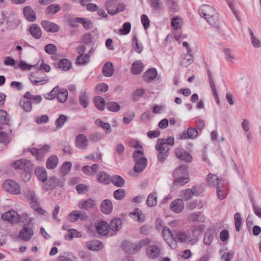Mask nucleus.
<instances>
[{
	"label": "nucleus",
	"mask_w": 261,
	"mask_h": 261,
	"mask_svg": "<svg viewBox=\"0 0 261 261\" xmlns=\"http://www.w3.org/2000/svg\"><path fill=\"white\" fill-rule=\"evenodd\" d=\"M198 12L199 15L203 17L210 25L219 28L218 14L213 7L208 5H203L200 7Z\"/></svg>",
	"instance_id": "obj_1"
},
{
	"label": "nucleus",
	"mask_w": 261,
	"mask_h": 261,
	"mask_svg": "<svg viewBox=\"0 0 261 261\" xmlns=\"http://www.w3.org/2000/svg\"><path fill=\"white\" fill-rule=\"evenodd\" d=\"M89 230L95 232L101 237L108 236L110 233L109 223L102 219H97L94 223V226L92 225L87 227Z\"/></svg>",
	"instance_id": "obj_2"
},
{
	"label": "nucleus",
	"mask_w": 261,
	"mask_h": 261,
	"mask_svg": "<svg viewBox=\"0 0 261 261\" xmlns=\"http://www.w3.org/2000/svg\"><path fill=\"white\" fill-rule=\"evenodd\" d=\"M24 220L26 221V224L20 230L18 237L24 241H28L31 240L34 234V231L30 225L33 218L30 217L24 218Z\"/></svg>",
	"instance_id": "obj_3"
},
{
	"label": "nucleus",
	"mask_w": 261,
	"mask_h": 261,
	"mask_svg": "<svg viewBox=\"0 0 261 261\" xmlns=\"http://www.w3.org/2000/svg\"><path fill=\"white\" fill-rule=\"evenodd\" d=\"M28 216L27 214L20 216L17 212L14 210H10L8 212L3 213L1 216V219L11 223H17L19 222H21L24 220V218H28Z\"/></svg>",
	"instance_id": "obj_4"
},
{
	"label": "nucleus",
	"mask_w": 261,
	"mask_h": 261,
	"mask_svg": "<svg viewBox=\"0 0 261 261\" xmlns=\"http://www.w3.org/2000/svg\"><path fill=\"white\" fill-rule=\"evenodd\" d=\"M31 83L36 86L43 85L48 82V77L42 72L32 73L29 76Z\"/></svg>",
	"instance_id": "obj_5"
},
{
	"label": "nucleus",
	"mask_w": 261,
	"mask_h": 261,
	"mask_svg": "<svg viewBox=\"0 0 261 261\" xmlns=\"http://www.w3.org/2000/svg\"><path fill=\"white\" fill-rule=\"evenodd\" d=\"M3 189L9 193L13 194H17L20 191L19 185L15 181L8 179L5 181L3 185Z\"/></svg>",
	"instance_id": "obj_6"
},
{
	"label": "nucleus",
	"mask_w": 261,
	"mask_h": 261,
	"mask_svg": "<svg viewBox=\"0 0 261 261\" xmlns=\"http://www.w3.org/2000/svg\"><path fill=\"white\" fill-rule=\"evenodd\" d=\"M122 248L127 253L134 254L141 249V246L138 242L132 243L130 241H125L122 244Z\"/></svg>",
	"instance_id": "obj_7"
},
{
	"label": "nucleus",
	"mask_w": 261,
	"mask_h": 261,
	"mask_svg": "<svg viewBox=\"0 0 261 261\" xmlns=\"http://www.w3.org/2000/svg\"><path fill=\"white\" fill-rule=\"evenodd\" d=\"M113 5H116V3L114 0H110L106 3V7L108 13L112 15H115L118 12H122L125 9V5L124 4H119L116 9H113Z\"/></svg>",
	"instance_id": "obj_8"
},
{
	"label": "nucleus",
	"mask_w": 261,
	"mask_h": 261,
	"mask_svg": "<svg viewBox=\"0 0 261 261\" xmlns=\"http://www.w3.org/2000/svg\"><path fill=\"white\" fill-rule=\"evenodd\" d=\"M218 231L214 226L210 227L204 236L203 243L206 245H210L213 241L214 237L216 236Z\"/></svg>",
	"instance_id": "obj_9"
},
{
	"label": "nucleus",
	"mask_w": 261,
	"mask_h": 261,
	"mask_svg": "<svg viewBox=\"0 0 261 261\" xmlns=\"http://www.w3.org/2000/svg\"><path fill=\"white\" fill-rule=\"evenodd\" d=\"M155 149L159 151L158 159L161 162H164L169 155L170 147L160 146L159 143H156Z\"/></svg>",
	"instance_id": "obj_10"
},
{
	"label": "nucleus",
	"mask_w": 261,
	"mask_h": 261,
	"mask_svg": "<svg viewBox=\"0 0 261 261\" xmlns=\"http://www.w3.org/2000/svg\"><path fill=\"white\" fill-rule=\"evenodd\" d=\"M175 154L178 159L187 163L191 162L193 159L192 155L182 148L178 147L176 148Z\"/></svg>",
	"instance_id": "obj_11"
},
{
	"label": "nucleus",
	"mask_w": 261,
	"mask_h": 261,
	"mask_svg": "<svg viewBox=\"0 0 261 261\" xmlns=\"http://www.w3.org/2000/svg\"><path fill=\"white\" fill-rule=\"evenodd\" d=\"M24 195L29 201L31 206H36L38 204V197L33 190L27 189L24 191Z\"/></svg>",
	"instance_id": "obj_12"
},
{
	"label": "nucleus",
	"mask_w": 261,
	"mask_h": 261,
	"mask_svg": "<svg viewBox=\"0 0 261 261\" xmlns=\"http://www.w3.org/2000/svg\"><path fill=\"white\" fill-rule=\"evenodd\" d=\"M170 207L173 212L178 214L183 211L185 204L182 200L176 199L171 202Z\"/></svg>",
	"instance_id": "obj_13"
},
{
	"label": "nucleus",
	"mask_w": 261,
	"mask_h": 261,
	"mask_svg": "<svg viewBox=\"0 0 261 261\" xmlns=\"http://www.w3.org/2000/svg\"><path fill=\"white\" fill-rule=\"evenodd\" d=\"M12 166L15 169L24 170L25 169H30L32 166L31 161L25 159H20L14 161L12 163Z\"/></svg>",
	"instance_id": "obj_14"
},
{
	"label": "nucleus",
	"mask_w": 261,
	"mask_h": 261,
	"mask_svg": "<svg viewBox=\"0 0 261 261\" xmlns=\"http://www.w3.org/2000/svg\"><path fill=\"white\" fill-rule=\"evenodd\" d=\"M41 25L46 32H48L57 33L60 30V27L58 24L48 20L42 21Z\"/></svg>",
	"instance_id": "obj_15"
},
{
	"label": "nucleus",
	"mask_w": 261,
	"mask_h": 261,
	"mask_svg": "<svg viewBox=\"0 0 261 261\" xmlns=\"http://www.w3.org/2000/svg\"><path fill=\"white\" fill-rule=\"evenodd\" d=\"M162 234L165 241L170 246L174 241V233H172L171 230L167 226H163Z\"/></svg>",
	"instance_id": "obj_16"
},
{
	"label": "nucleus",
	"mask_w": 261,
	"mask_h": 261,
	"mask_svg": "<svg viewBox=\"0 0 261 261\" xmlns=\"http://www.w3.org/2000/svg\"><path fill=\"white\" fill-rule=\"evenodd\" d=\"M87 247L92 251H99L103 247V245L101 242L97 240H92L88 241L86 243Z\"/></svg>",
	"instance_id": "obj_17"
},
{
	"label": "nucleus",
	"mask_w": 261,
	"mask_h": 261,
	"mask_svg": "<svg viewBox=\"0 0 261 261\" xmlns=\"http://www.w3.org/2000/svg\"><path fill=\"white\" fill-rule=\"evenodd\" d=\"M122 221L121 219L118 218H114L109 223L110 231H118L122 228Z\"/></svg>",
	"instance_id": "obj_18"
},
{
	"label": "nucleus",
	"mask_w": 261,
	"mask_h": 261,
	"mask_svg": "<svg viewBox=\"0 0 261 261\" xmlns=\"http://www.w3.org/2000/svg\"><path fill=\"white\" fill-rule=\"evenodd\" d=\"M160 254L159 248L155 245H151L148 247L146 250L147 256L152 259L158 257Z\"/></svg>",
	"instance_id": "obj_19"
},
{
	"label": "nucleus",
	"mask_w": 261,
	"mask_h": 261,
	"mask_svg": "<svg viewBox=\"0 0 261 261\" xmlns=\"http://www.w3.org/2000/svg\"><path fill=\"white\" fill-rule=\"evenodd\" d=\"M148 162L145 158H141L138 160L136 161V163L134 166V171L137 173L142 172L146 168Z\"/></svg>",
	"instance_id": "obj_20"
},
{
	"label": "nucleus",
	"mask_w": 261,
	"mask_h": 261,
	"mask_svg": "<svg viewBox=\"0 0 261 261\" xmlns=\"http://www.w3.org/2000/svg\"><path fill=\"white\" fill-rule=\"evenodd\" d=\"M188 166L187 165H181L178 166L173 172L174 177H180L188 175Z\"/></svg>",
	"instance_id": "obj_21"
},
{
	"label": "nucleus",
	"mask_w": 261,
	"mask_h": 261,
	"mask_svg": "<svg viewBox=\"0 0 261 261\" xmlns=\"http://www.w3.org/2000/svg\"><path fill=\"white\" fill-rule=\"evenodd\" d=\"M23 14L25 18L30 22L36 20V14L33 9L30 6H26L23 8Z\"/></svg>",
	"instance_id": "obj_22"
},
{
	"label": "nucleus",
	"mask_w": 261,
	"mask_h": 261,
	"mask_svg": "<svg viewBox=\"0 0 261 261\" xmlns=\"http://www.w3.org/2000/svg\"><path fill=\"white\" fill-rule=\"evenodd\" d=\"M58 163V157L56 155L53 154L47 159L46 163V167L48 169H54L57 167Z\"/></svg>",
	"instance_id": "obj_23"
},
{
	"label": "nucleus",
	"mask_w": 261,
	"mask_h": 261,
	"mask_svg": "<svg viewBox=\"0 0 261 261\" xmlns=\"http://www.w3.org/2000/svg\"><path fill=\"white\" fill-rule=\"evenodd\" d=\"M100 209L103 214H110L113 210L112 202L109 199L103 200L101 202Z\"/></svg>",
	"instance_id": "obj_24"
},
{
	"label": "nucleus",
	"mask_w": 261,
	"mask_h": 261,
	"mask_svg": "<svg viewBox=\"0 0 261 261\" xmlns=\"http://www.w3.org/2000/svg\"><path fill=\"white\" fill-rule=\"evenodd\" d=\"M129 215L134 220L139 222H143L145 220V215L139 208H135L133 212L129 213Z\"/></svg>",
	"instance_id": "obj_25"
},
{
	"label": "nucleus",
	"mask_w": 261,
	"mask_h": 261,
	"mask_svg": "<svg viewBox=\"0 0 261 261\" xmlns=\"http://www.w3.org/2000/svg\"><path fill=\"white\" fill-rule=\"evenodd\" d=\"M157 70L154 68H151L146 71L143 74V79L146 82L154 80L157 76Z\"/></svg>",
	"instance_id": "obj_26"
},
{
	"label": "nucleus",
	"mask_w": 261,
	"mask_h": 261,
	"mask_svg": "<svg viewBox=\"0 0 261 261\" xmlns=\"http://www.w3.org/2000/svg\"><path fill=\"white\" fill-rule=\"evenodd\" d=\"M114 72L113 64L110 62H107L102 68V73L106 77L112 76Z\"/></svg>",
	"instance_id": "obj_27"
},
{
	"label": "nucleus",
	"mask_w": 261,
	"mask_h": 261,
	"mask_svg": "<svg viewBox=\"0 0 261 261\" xmlns=\"http://www.w3.org/2000/svg\"><path fill=\"white\" fill-rule=\"evenodd\" d=\"M35 173L38 180L44 182L47 180V174L44 167H38L35 169Z\"/></svg>",
	"instance_id": "obj_28"
},
{
	"label": "nucleus",
	"mask_w": 261,
	"mask_h": 261,
	"mask_svg": "<svg viewBox=\"0 0 261 261\" xmlns=\"http://www.w3.org/2000/svg\"><path fill=\"white\" fill-rule=\"evenodd\" d=\"M30 32L31 35L35 39H39L42 35V31L38 25L32 24L30 27Z\"/></svg>",
	"instance_id": "obj_29"
},
{
	"label": "nucleus",
	"mask_w": 261,
	"mask_h": 261,
	"mask_svg": "<svg viewBox=\"0 0 261 261\" xmlns=\"http://www.w3.org/2000/svg\"><path fill=\"white\" fill-rule=\"evenodd\" d=\"M143 64L140 61H136L133 63L131 67V72L133 74L137 75L142 72Z\"/></svg>",
	"instance_id": "obj_30"
},
{
	"label": "nucleus",
	"mask_w": 261,
	"mask_h": 261,
	"mask_svg": "<svg viewBox=\"0 0 261 261\" xmlns=\"http://www.w3.org/2000/svg\"><path fill=\"white\" fill-rule=\"evenodd\" d=\"M150 6L154 13H160L163 8V5L160 0H150Z\"/></svg>",
	"instance_id": "obj_31"
},
{
	"label": "nucleus",
	"mask_w": 261,
	"mask_h": 261,
	"mask_svg": "<svg viewBox=\"0 0 261 261\" xmlns=\"http://www.w3.org/2000/svg\"><path fill=\"white\" fill-rule=\"evenodd\" d=\"M189 238L185 232L179 231H174V241L175 242H185Z\"/></svg>",
	"instance_id": "obj_32"
},
{
	"label": "nucleus",
	"mask_w": 261,
	"mask_h": 261,
	"mask_svg": "<svg viewBox=\"0 0 261 261\" xmlns=\"http://www.w3.org/2000/svg\"><path fill=\"white\" fill-rule=\"evenodd\" d=\"M19 23V20L15 18V16L13 14L8 17L6 21L7 27L10 29L16 28L18 25Z\"/></svg>",
	"instance_id": "obj_33"
},
{
	"label": "nucleus",
	"mask_w": 261,
	"mask_h": 261,
	"mask_svg": "<svg viewBox=\"0 0 261 261\" xmlns=\"http://www.w3.org/2000/svg\"><path fill=\"white\" fill-rule=\"evenodd\" d=\"M98 168V165L96 164H93L91 167L89 166H84L83 167V172L88 175L95 174Z\"/></svg>",
	"instance_id": "obj_34"
},
{
	"label": "nucleus",
	"mask_w": 261,
	"mask_h": 261,
	"mask_svg": "<svg viewBox=\"0 0 261 261\" xmlns=\"http://www.w3.org/2000/svg\"><path fill=\"white\" fill-rule=\"evenodd\" d=\"M20 107L25 112H29L32 109V102L25 98H22L19 101Z\"/></svg>",
	"instance_id": "obj_35"
},
{
	"label": "nucleus",
	"mask_w": 261,
	"mask_h": 261,
	"mask_svg": "<svg viewBox=\"0 0 261 261\" xmlns=\"http://www.w3.org/2000/svg\"><path fill=\"white\" fill-rule=\"evenodd\" d=\"M98 181L103 184L107 185L110 182L111 178L104 172H100L97 175Z\"/></svg>",
	"instance_id": "obj_36"
},
{
	"label": "nucleus",
	"mask_w": 261,
	"mask_h": 261,
	"mask_svg": "<svg viewBox=\"0 0 261 261\" xmlns=\"http://www.w3.org/2000/svg\"><path fill=\"white\" fill-rule=\"evenodd\" d=\"M160 146L169 147L168 145L173 146L174 145V138L173 137H169L167 139H159L156 143H159Z\"/></svg>",
	"instance_id": "obj_37"
},
{
	"label": "nucleus",
	"mask_w": 261,
	"mask_h": 261,
	"mask_svg": "<svg viewBox=\"0 0 261 261\" xmlns=\"http://www.w3.org/2000/svg\"><path fill=\"white\" fill-rule=\"evenodd\" d=\"M157 203V194L156 192H153L149 194L146 199V204L149 206H154Z\"/></svg>",
	"instance_id": "obj_38"
},
{
	"label": "nucleus",
	"mask_w": 261,
	"mask_h": 261,
	"mask_svg": "<svg viewBox=\"0 0 261 261\" xmlns=\"http://www.w3.org/2000/svg\"><path fill=\"white\" fill-rule=\"evenodd\" d=\"M94 103L95 107L99 110L103 111L105 109V106L106 103L105 100L102 97L99 96L95 97Z\"/></svg>",
	"instance_id": "obj_39"
},
{
	"label": "nucleus",
	"mask_w": 261,
	"mask_h": 261,
	"mask_svg": "<svg viewBox=\"0 0 261 261\" xmlns=\"http://www.w3.org/2000/svg\"><path fill=\"white\" fill-rule=\"evenodd\" d=\"M189 219L192 221L203 222L205 220L204 215L200 212L193 213L189 216Z\"/></svg>",
	"instance_id": "obj_40"
},
{
	"label": "nucleus",
	"mask_w": 261,
	"mask_h": 261,
	"mask_svg": "<svg viewBox=\"0 0 261 261\" xmlns=\"http://www.w3.org/2000/svg\"><path fill=\"white\" fill-rule=\"evenodd\" d=\"M58 67L62 70L67 71L71 67V64L67 59H61L58 63Z\"/></svg>",
	"instance_id": "obj_41"
},
{
	"label": "nucleus",
	"mask_w": 261,
	"mask_h": 261,
	"mask_svg": "<svg viewBox=\"0 0 261 261\" xmlns=\"http://www.w3.org/2000/svg\"><path fill=\"white\" fill-rule=\"evenodd\" d=\"M175 179L173 182V185L176 186H181L185 185L190 181L189 175L180 177H174Z\"/></svg>",
	"instance_id": "obj_42"
},
{
	"label": "nucleus",
	"mask_w": 261,
	"mask_h": 261,
	"mask_svg": "<svg viewBox=\"0 0 261 261\" xmlns=\"http://www.w3.org/2000/svg\"><path fill=\"white\" fill-rule=\"evenodd\" d=\"M61 10L59 5L54 4L48 6L46 9V13L47 15H53L58 12Z\"/></svg>",
	"instance_id": "obj_43"
},
{
	"label": "nucleus",
	"mask_w": 261,
	"mask_h": 261,
	"mask_svg": "<svg viewBox=\"0 0 261 261\" xmlns=\"http://www.w3.org/2000/svg\"><path fill=\"white\" fill-rule=\"evenodd\" d=\"M111 180L113 185L117 187H122L125 184V180L123 177L118 175L113 176Z\"/></svg>",
	"instance_id": "obj_44"
},
{
	"label": "nucleus",
	"mask_w": 261,
	"mask_h": 261,
	"mask_svg": "<svg viewBox=\"0 0 261 261\" xmlns=\"http://www.w3.org/2000/svg\"><path fill=\"white\" fill-rule=\"evenodd\" d=\"M96 202L94 199L88 198L87 200L83 201V208L86 210H90L95 207Z\"/></svg>",
	"instance_id": "obj_45"
},
{
	"label": "nucleus",
	"mask_w": 261,
	"mask_h": 261,
	"mask_svg": "<svg viewBox=\"0 0 261 261\" xmlns=\"http://www.w3.org/2000/svg\"><path fill=\"white\" fill-rule=\"evenodd\" d=\"M58 185L62 186L63 185H61L60 183H59V181L56 177L52 176L49 177L47 181L46 189H54L56 188Z\"/></svg>",
	"instance_id": "obj_46"
},
{
	"label": "nucleus",
	"mask_w": 261,
	"mask_h": 261,
	"mask_svg": "<svg viewBox=\"0 0 261 261\" xmlns=\"http://www.w3.org/2000/svg\"><path fill=\"white\" fill-rule=\"evenodd\" d=\"M203 207L201 201L195 200L189 202L187 204V208L190 210H193L196 208L200 209Z\"/></svg>",
	"instance_id": "obj_47"
},
{
	"label": "nucleus",
	"mask_w": 261,
	"mask_h": 261,
	"mask_svg": "<svg viewBox=\"0 0 261 261\" xmlns=\"http://www.w3.org/2000/svg\"><path fill=\"white\" fill-rule=\"evenodd\" d=\"M68 97V91L66 89H61L58 91L57 98L58 101L60 102H65Z\"/></svg>",
	"instance_id": "obj_48"
},
{
	"label": "nucleus",
	"mask_w": 261,
	"mask_h": 261,
	"mask_svg": "<svg viewBox=\"0 0 261 261\" xmlns=\"http://www.w3.org/2000/svg\"><path fill=\"white\" fill-rule=\"evenodd\" d=\"M50 146L45 144L42 147L38 148V160H42L44 156L49 151Z\"/></svg>",
	"instance_id": "obj_49"
},
{
	"label": "nucleus",
	"mask_w": 261,
	"mask_h": 261,
	"mask_svg": "<svg viewBox=\"0 0 261 261\" xmlns=\"http://www.w3.org/2000/svg\"><path fill=\"white\" fill-rule=\"evenodd\" d=\"M219 180V178L215 174L210 173L206 178V184L209 186L214 187L216 181Z\"/></svg>",
	"instance_id": "obj_50"
},
{
	"label": "nucleus",
	"mask_w": 261,
	"mask_h": 261,
	"mask_svg": "<svg viewBox=\"0 0 261 261\" xmlns=\"http://www.w3.org/2000/svg\"><path fill=\"white\" fill-rule=\"evenodd\" d=\"M107 109L110 111L117 112L120 109V105L117 102L110 101L106 104Z\"/></svg>",
	"instance_id": "obj_51"
},
{
	"label": "nucleus",
	"mask_w": 261,
	"mask_h": 261,
	"mask_svg": "<svg viewBox=\"0 0 261 261\" xmlns=\"http://www.w3.org/2000/svg\"><path fill=\"white\" fill-rule=\"evenodd\" d=\"M193 62V56L192 54H186L184 57L180 61V65L184 67H187L191 64Z\"/></svg>",
	"instance_id": "obj_52"
},
{
	"label": "nucleus",
	"mask_w": 261,
	"mask_h": 261,
	"mask_svg": "<svg viewBox=\"0 0 261 261\" xmlns=\"http://www.w3.org/2000/svg\"><path fill=\"white\" fill-rule=\"evenodd\" d=\"M72 167V163L71 162H64L61 168V172L63 176L68 174L71 170Z\"/></svg>",
	"instance_id": "obj_53"
},
{
	"label": "nucleus",
	"mask_w": 261,
	"mask_h": 261,
	"mask_svg": "<svg viewBox=\"0 0 261 261\" xmlns=\"http://www.w3.org/2000/svg\"><path fill=\"white\" fill-rule=\"evenodd\" d=\"M33 170V166L30 169H25L21 173L20 177L24 181H28L31 177V172Z\"/></svg>",
	"instance_id": "obj_54"
},
{
	"label": "nucleus",
	"mask_w": 261,
	"mask_h": 261,
	"mask_svg": "<svg viewBox=\"0 0 261 261\" xmlns=\"http://www.w3.org/2000/svg\"><path fill=\"white\" fill-rule=\"evenodd\" d=\"M95 35V31L94 30L89 33L85 34L83 36V42L88 43L91 42L94 39Z\"/></svg>",
	"instance_id": "obj_55"
},
{
	"label": "nucleus",
	"mask_w": 261,
	"mask_h": 261,
	"mask_svg": "<svg viewBox=\"0 0 261 261\" xmlns=\"http://www.w3.org/2000/svg\"><path fill=\"white\" fill-rule=\"evenodd\" d=\"M135 112L133 110H129L124 114L123 121L126 124H128L134 118Z\"/></svg>",
	"instance_id": "obj_56"
},
{
	"label": "nucleus",
	"mask_w": 261,
	"mask_h": 261,
	"mask_svg": "<svg viewBox=\"0 0 261 261\" xmlns=\"http://www.w3.org/2000/svg\"><path fill=\"white\" fill-rule=\"evenodd\" d=\"M132 45L136 52L139 54H140L142 52L143 50V46L141 44L139 43L136 35L134 36L133 37Z\"/></svg>",
	"instance_id": "obj_57"
},
{
	"label": "nucleus",
	"mask_w": 261,
	"mask_h": 261,
	"mask_svg": "<svg viewBox=\"0 0 261 261\" xmlns=\"http://www.w3.org/2000/svg\"><path fill=\"white\" fill-rule=\"evenodd\" d=\"M235 227L237 231H240L242 226V218L239 213H237L234 215Z\"/></svg>",
	"instance_id": "obj_58"
},
{
	"label": "nucleus",
	"mask_w": 261,
	"mask_h": 261,
	"mask_svg": "<svg viewBox=\"0 0 261 261\" xmlns=\"http://www.w3.org/2000/svg\"><path fill=\"white\" fill-rule=\"evenodd\" d=\"M166 5L171 11L175 12L178 9L177 0H167Z\"/></svg>",
	"instance_id": "obj_59"
},
{
	"label": "nucleus",
	"mask_w": 261,
	"mask_h": 261,
	"mask_svg": "<svg viewBox=\"0 0 261 261\" xmlns=\"http://www.w3.org/2000/svg\"><path fill=\"white\" fill-rule=\"evenodd\" d=\"M67 119V117L64 115H61L56 120L55 124L56 128L60 129L62 128Z\"/></svg>",
	"instance_id": "obj_60"
},
{
	"label": "nucleus",
	"mask_w": 261,
	"mask_h": 261,
	"mask_svg": "<svg viewBox=\"0 0 261 261\" xmlns=\"http://www.w3.org/2000/svg\"><path fill=\"white\" fill-rule=\"evenodd\" d=\"M131 30V24L129 22L123 23L122 28L119 31V34L121 35H126L128 34Z\"/></svg>",
	"instance_id": "obj_61"
},
{
	"label": "nucleus",
	"mask_w": 261,
	"mask_h": 261,
	"mask_svg": "<svg viewBox=\"0 0 261 261\" xmlns=\"http://www.w3.org/2000/svg\"><path fill=\"white\" fill-rule=\"evenodd\" d=\"M108 88L109 86L107 84L100 83L96 86L95 91L97 93H101L107 91Z\"/></svg>",
	"instance_id": "obj_62"
},
{
	"label": "nucleus",
	"mask_w": 261,
	"mask_h": 261,
	"mask_svg": "<svg viewBox=\"0 0 261 261\" xmlns=\"http://www.w3.org/2000/svg\"><path fill=\"white\" fill-rule=\"evenodd\" d=\"M223 52L225 54V58L226 61L230 62H233L234 61L236 60L235 56L232 54L229 49H224Z\"/></svg>",
	"instance_id": "obj_63"
},
{
	"label": "nucleus",
	"mask_w": 261,
	"mask_h": 261,
	"mask_svg": "<svg viewBox=\"0 0 261 261\" xmlns=\"http://www.w3.org/2000/svg\"><path fill=\"white\" fill-rule=\"evenodd\" d=\"M44 50L46 53L54 55H56L57 48L54 44H48L45 46Z\"/></svg>",
	"instance_id": "obj_64"
}]
</instances>
